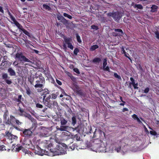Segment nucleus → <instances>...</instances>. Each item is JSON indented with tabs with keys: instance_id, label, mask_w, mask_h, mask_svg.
<instances>
[{
	"instance_id": "1",
	"label": "nucleus",
	"mask_w": 159,
	"mask_h": 159,
	"mask_svg": "<svg viewBox=\"0 0 159 159\" xmlns=\"http://www.w3.org/2000/svg\"><path fill=\"white\" fill-rule=\"evenodd\" d=\"M45 146L47 149L53 153V156L65 154L66 153L67 146L65 143H58L53 149L51 148L52 144L50 141H46Z\"/></svg>"
},
{
	"instance_id": "2",
	"label": "nucleus",
	"mask_w": 159,
	"mask_h": 159,
	"mask_svg": "<svg viewBox=\"0 0 159 159\" xmlns=\"http://www.w3.org/2000/svg\"><path fill=\"white\" fill-rule=\"evenodd\" d=\"M35 78L36 80L34 87L38 92H41L43 90V88L45 83V79L42 76V73L39 74L38 76H35Z\"/></svg>"
},
{
	"instance_id": "3",
	"label": "nucleus",
	"mask_w": 159,
	"mask_h": 159,
	"mask_svg": "<svg viewBox=\"0 0 159 159\" xmlns=\"http://www.w3.org/2000/svg\"><path fill=\"white\" fill-rule=\"evenodd\" d=\"M93 150H95L97 152H103L105 151L106 149V144L104 143L102 141L99 139L95 140L93 142Z\"/></svg>"
},
{
	"instance_id": "4",
	"label": "nucleus",
	"mask_w": 159,
	"mask_h": 159,
	"mask_svg": "<svg viewBox=\"0 0 159 159\" xmlns=\"http://www.w3.org/2000/svg\"><path fill=\"white\" fill-rule=\"evenodd\" d=\"M15 58L20 61V63L21 65H23L26 62H32L30 59L27 58L21 52L17 53L15 55Z\"/></svg>"
},
{
	"instance_id": "5",
	"label": "nucleus",
	"mask_w": 159,
	"mask_h": 159,
	"mask_svg": "<svg viewBox=\"0 0 159 159\" xmlns=\"http://www.w3.org/2000/svg\"><path fill=\"white\" fill-rule=\"evenodd\" d=\"M43 104L48 108H51L52 106L54 105L57 102L51 99V95H49L47 97L43 96Z\"/></svg>"
},
{
	"instance_id": "6",
	"label": "nucleus",
	"mask_w": 159,
	"mask_h": 159,
	"mask_svg": "<svg viewBox=\"0 0 159 159\" xmlns=\"http://www.w3.org/2000/svg\"><path fill=\"white\" fill-rule=\"evenodd\" d=\"M72 89L74 93L76 94L81 97L85 96V92L84 90L80 89L78 85L75 83H73L72 84Z\"/></svg>"
},
{
	"instance_id": "7",
	"label": "nucleus",
	"mask_w": 159,
	"mask_h": 159,
	"mask_svg": "<svg viewBox=\"0 0 159 159\" xmlns=\"http://www.w3.org/2000/svg\"><path fill=\"white\" fill-rule=\"evenodd\" d=\"M33 127H31L30 128L28 129H22L20 131L22 132L21 133V135L22 136L25 138H30L32 135V132L31 130Z\"/></svg>"
},
{
	"instance_id": "8",
	"label": "nucleus",
	"mask_w": 159,
	"mask_h": 159,
	"mask_svg": "<svg viewBox=\"0 0 159 159\" xmlns=\"http://www.w3.org/2000/svg\"><path fill=\"white\" fill-rule=\"evenodd\" d=\"M60 121L61 126L60 127L57 126V129L61 131H66L68 128V126L65 125L67 123V121L63 117L61 118Z\"/></svg>"
},
{
	"instance_id": "9",
	"label": "nucleus",
	"mask_w": 159,
	"mask_h": 159,
	"mask_svg": "<svg viewBox=\"0 0 159 159\" xmlns=\"http://www.w3.org/2000/svg\"><path fill=\"white\" fill-rule=\"evenodd\" d=\"M108 16L112 17L115 21H118L121 17V13L118 11L114 12H109L107 14Z\"/></svg>"
},
{
	"instance_id": "10",
	"label": "nucleus",
	"mask_w": 159,
	"mask_h": 159,
	"mask_svg": "<svg viewBox=\"0 0 159 159\" xmlns=\"http://www.w3.org/2000/svg\"><path fill=\"white\" fill-rule=\"evenodd\" d=\"M16 118L12 115H10V117H9L6 122V124L9 125H11L14 126L15 125Z\"/></svg>"
},
{
	"instance_id": "11",
	"label": "nucleus",
	"mask_w": 159,
	"mask_h": 159,
	"mask_svg": "<svg viewBox=\"0 0 159 159\" xmlns=\"http://www.w3.org/2000/svg\"><path fill=\"white\" fill-rule=\"evenodd\" d=\"M2 79L5 81V82H6L7 84L10 85L12 83L11 80L9 79L10 77H9L7 73H2Z\"/></svg>"
},
{
	"instance_id": "12",
	"label": "nucleus",
	"mask_w": 159,
	"mask_h": 159,
	"mask_svg": "<svg viewBox=\"0 0 159 159\" xmlns=\"http://www.w3.org/2000/svg\"><path fill=\"white\" fill-rule=\"evenodd\" d=\"M25 116L27 117L33 123L32 125V127H34V129L36 127L37 125V123L36 122V120L34 119L31 115L30 114H27V115H25Z\"/></svg>"
},
{
	"instance_id": "13",
	"label": "nucleus",
	"mask_w": 159,
	"mask_h": 159,
	"mask_svg": "<svg viewBox=\"0 0 159 159\" xmlns=\"http://www.w3.org/2000/svg\"><path fill=\"white\" fill-rule=\"evenodd\" d=\"M7 12L11 19L13 21L14 24L17 27L20 26V24H19V23L17 21H16V20L15 19V18L12 16L8 9H7Z\"/></svg>"
},
{
	"instance_id": "14",
	"label": "nucleus",
	"mask_w": 159,
	"mask_h": 159,
	"mask_svg": "<svg viewBox=\"0 0 159 159\" xmlns=\"http://www.w3.org/2000/svg\"><path fill=\"white\" fill-rule=\"evenodd\" d=\"M114 30L116 32H118V33L115 32L113 33V35L115 36H120L124 34L122 30L120 29H116Z\"/></svg>"
},
{
	"instance_id": "15",
	"label": "nucleus",
	"mask_w": 159,
	"mask_h": 159,
	"mask_svg": "<svg viewBox=\"0 0 159 159\" xmlns=\"http://www.w3.org/2000/svg\"><path fill=\"white\" fill-rule=\"evenodd\" d=\"M14 101L16 102H18L17 105L19 106V104L20 103L23 104L22 101H23V98L22 97L21 95H19L18 96V98L15 97L14 98Z\"/></svg>"
},
{
	"instance_id": "16",
	"label": "nucleus",
	"mask_w": 159,
	"mask_h": 159,
	"mask_svg": "<svg viewBox=\"0 0 159 159\" xmlns=\"http://www.w3.org/2000/svg\"><path fill=\"white\" fill-rule=\"evenodd\" d=\"M7 72L11 76L16 75V71L11 67H9L7 70Z\"/></svg>"
},
{
	"instance_id": "17",
	"label": "nucleus",
	"mask_w": 159,
	"mask_h": 159,
	"mask_svg": "<svg viewBox=\"0 0 159 159\" xmlns=\"http://www.w3.org/2000/svg\"><path fill=\"white\" fill-rule=\"evenodd\" d=\"M35 79V77L32 76L31 75L30 76L28 79V81L30 83V84L34 86V80Z\"/></svg>"
},
{
	"instance_id": "18",
	"label": "nucleus",
	"mask_w": 159,
	"mask_h": 159,
	"mask_svg": "<svg viewBox=\"0 0 159 159\" xmlns=\"http://www.w3.org/2000/svg\"><path fill=\"white\" fill-rule=\"evenodd\" d=\"M64 39L65 43L67 44L70 43L72 41L71 38H70V37H64Z\"/></svg>"
},
{
	"instance_id": "19",
	"label": "nucleus",
	"mask_w": 159,
	"mask_h": 159,
	"mask_svg": "<svg viewBox=\"0 0 159 159\" xmlns=\"http://www.w3.org/2000/svg\"><path fill=\"white\" fill-rule=\"evenodd\" d=\"M43 92L42 93V95H43V96H45V97H46V95L47 94H49V91L46 88L45 89H43Z\"/></svg>"
},
{
	"instance_id": "20",
	"label": "nucleus",
	"mask_w": 159,
	"mask_h": 159,
	"mask_svg": "<svg viewBox=\"0 0 159 159\" xmlns=\"http://www.w3.org/2000/svg\"><path fill=\"white\" fill-rule=\"evenodd\" d=\"M122 51L123 52L122 53L124 54V56L128 58L130 60L131 63L132 62V60L131 57H129L128 56H129V54H128V53H126L125 51L124 48H122Z\"/></svg>"
},
{
	"instance_id": "21",
	"label": "nucleus",
	"mask_w": 159,
	"mask_h": 159,
	"mask_svg": "<svg viewBox=\"0 0 159 159\" xmlns=\"http://www.w3.org/2000/svg\"><path fill=\"white\" fill-rule=\"evenodd\" d=\"M99 46L98 45L95 44L92 46L90 48V50L91 51H93L97 49L98 48Z\"/></svg>"
},
{
	"instance_id": "22",
	"label": "nucleus",
	"mask_w": 159,
	"mask_h": 159,
	"mask_svg": "<svg viewBox=\"0 0 159 159\" xmlns=\"http://www.w3.org/2000/svg\"><path fill=\"white\" fill-rule=\"evenodd\" d=\"M157 8L158 7L157 6L155 5H153L151 7V12H154L157 11Z\"/></svg>"
},
{
	"instance_id": "23",
	"label": "nucleus",
	"mask_w": 159,
	"mask_h": 159,
	"mask_svg": "<svg viewBox=\"0 0 159 159\" xmlns=\"http://www.w3.org/2000/svg\"><path fill=\"white\" fill-rule=\"evenodd\" d=\"M5 137H7V139H10L11 136L13 135L9 131H7L5 132Z\"/></svg>"
},
{
	"instance_id": "24",
	"label": "nucleus",
	"mask_w": 159,
	"mask_h": 159,
	"mask_svg": "<svg viewBox=\"0 0 159 159\" xmlns=\"http://www.w3.org/2000/svg\"><path fill=\"white\" fill-rule=\"evenodd\" d=\"M18 111L20 112V113L19 114V115L24 116L25 115H25L24 114V113L25 112L24 110H23L20 107H19Z\"/></svg>"
},
{
	"instance_id": "25",
	"label": "nucleus",
	"mask_w": 159,
	"mask_h": 159,
	"mask_svg": "<svg viewBox=\"0 0 159 159\" xmlns=\"http://www.w3.org/2000/svg\"><path fill=\"white\" fill-rule=\"evenodd\" d=\"M72 137L74 139H76L77 141L80 140V138L79 134H76L75 135H72Z\"/></svg>"
},
{
	"instance_id": "26",
	"label": "nucleus",
	"mask_w": 159,
	"mask_h": 159,
	"mask_svg": "<svg viewBox=\"0 0 159 159\" xmlns=\"http://www.w3.org/2000/svg\"><path fill=\"white\" fill-rule=\"evenodd\" d=\"M72 125H74L77 123V120H76V116H74L72 117Z\"/></svg>"
},
{
	"instance_id": "27",
	"label": "nucleus",
	"mask_w": 159,
	"mask_h": 159,
	"mask_svg": "<svg viewBox=\"0 0 159 159\" xmlns=\"http://www.w3.org/2000/svg\"><path fill=\"white\" fill-rule=\"evenodd\" d=\"M130 80L131 82L130 83V84H129V88H131V85H133L135 83V80L134 79V78L132 77H130Z\"/></svg>"
},
{
	"instance_id": "28",
	"label": "nucleus",
	"mask_w": 159,
	"mask_h": 159,
	"mask_svg": "<svg viewBox=\"0 0 159 159\" xmlns=\"http://www.w3.org/2000/svg\"><path fill=\"white\" fill-rule=\"evenodd\" d=\"M101 61V58L99 57H95L93 60V62L94 63H99Z\"/></svg>"
},
{
	"instance_id": "29",
	"label": "nucleus",
	"mask_w": 159,
	"mask_h": 159,
	"mask_svg": "<svg viewBox=\"0 0 159 159\" xmlns=\"http://www.w3.org/2000/svg\"><path fill=\"white\" fill-rule=\"evenodd\" d=\"M134 7L135 8H137L138 9H142L143 8V6L140 4H135L134 6Z\"/></svg>"
},
{
	"instance_id": "30",
	"label": "nucleus",
	"mask_w": 159,
	"mask_h": 159,
	"mask_svg": "<svg viewBox=\"0 0 159 159\" xmlns=\"http://www.w3.org/2000/svg\"><path fill=\"white\" fill-rule=\"evenodd\" d=\"M77 147L76 143H73L71 145H70L69 147V148H70L72 150H73Z\"/></svg>"
},
{
	"instance_id": "31",
	"label": "nucleus",
	"mask_w": 159,
	"mask_h": 159,
	"mask_svg": "<svg viewBox=\"0 0 159 159\" xmlns=\"http://www.w3.org/2000/svg\"><path fill=\"white\" fill-rule=\"evenodd\" d=\"M22 32L25 35L28 36L30 38H31V35L25 29H22Z\"/></svg>"
},
{
	"instance_id": "32",
	"label": "nucleus",
	"mask_w": 159,
	"mask_h": 159,
	"mask_svg": "<svg viewBox=\"0 0 159 159\" xmlns=\"http://www.w3.org/2000/svg\"><path fill=\"white\" fill-rule=\"evenodd\" d=\"M76 40H77V41L79 43H80L82 42V41L78 34H76Z\"/></svg>"
},
{
	"instance_id": "33",
	"label": "nucleus",
	"mask_w": 159,
	"mask_h": 159,
	"mask_svg": "<svg viewBox=\"0 0 159 159\" xmlns=\"http://www.w3.org/2000/svg\"><path fill=\"white\" fill-rule=\"evenodd\" d=\"M26 93L28 95L30 96L32 93V91H31L30 88L29 87H28L26 89Z\"/></svg>"
},
{
	"instance_id": "34",
	"label": "nucleus",
	"mask_w": 159,
	"mask_h": 159,
	"mask_svg": "<svg viewBox=\"0 0 159 159\" xmlns=\"http://www.w3.org/2000/svg\"><path fill=\"white\" fill-rule=\"evenodd\" d=\"M107 64V59L106 58H104L102 64V68H104L106 66Z\"/></svg>"
},
{
	"instance_id": "35",
	"label": "nucleus",
	"mask_w": 159,
	"mask_h": 159,
	"mask_svg": "<svg viewBox=\"0 0 159 159\" xmlns=\"http://www.w3.org/2000/svg\"><path fill=\"white\" fill-rule=\"evenodd\" d=\"M79 52V50L78 48H75L73 51V53L75 55H77Z\"/></svg>"
},
{
	"instance_id": "36",
	"label": "nucleus",
	"mask_w": 159,
	"mask_h": 159,
	"mask_svg": "<svg viewBox=\"0 0 159 159\" xmlns=\"http://www.w3.org/2000/svg\"><path fill=\"white\" fill-rule=\"evenodd\" d=\"M63 16L65 17L68 18V19H72V16L69 15H68V14L64 13L63 14Z\"/></svg>"
},
{
	"instance_id": "37",
	"label": "nucleus",
	"mask_w": 159,
	"mask_h": 159,
	"mask_svg": "<svg viewBox=\"0 0 159 159\" xmlns=\"http://www.w3.org/2000/svg\"><path fill=\"white\" fill-rule=\"evenodd\" d=\"M36 107L38 108H42L43 107L42 105L39 103L36 104Z\"/></svg>"
},
{
	"instance_id": "38",
	"label": "nucleus",
	"mask_w": 159,
	"mask_h": 159,
	"mask_svg": "<svg viewBox=\"0 0 159 159\" xmlns=\"http://www.w3.org/2000/svg\"><path fill=\"white\" fill-rule=\"evenodd\" d=\"M51 99L53 100L57 98V95L54 93H52L51 95Z\"/></svg>"
},
{
	"instance_id": "39",
	"label": "nucleus",
	"mask_w": 159,
	"mask_h": 159,
	"mask_svg": "<svg viewBox=\"0 0 159 159\" xmlns=\"http://www.w3.org/2000/svg\"><path fill=\"white\" fill-rule=\"evenodd\" d=\"M114 76L115 77L118 79L121 80V79L120 75H119L116 73H114Z\"/></svg>"
},
{
	"instance_id": "40",
	"label": "nucleus",
	"mask_w": 159,
	"mask_h": 159,
	"mask_svg": "<svg viewBox=\"0 0 159 159\" xmlns=\"http://www.w3.org/2000/svg\"><path fill=\"white\" fill-rule=\"evenodd\" d=\"M121 149V147L120 146H119L118 147H116L115 150L117 152H119Z\"/></svg>"
},
{
	"instance_id": "41",
	"label": "nucleus",
	"mask_w": 159,
	"mask_h": 159,
	"mask_svg": "<svg viewBox=\"0 0 159 159\" xmlns=\"http://www.w3.org/2000/svg\"><path fill=\"white\" fill-rule=\"evenodd\" d=\"M103 70L105 71H107L109 72H110L109 67L108 66H107L104 68H103Z\"/></svg>"
},
{
	"instance_id": "42",
	"label": "nucleus",
	"mask_w": 159,
	"mask_h": 159,
	"mask_svg": "<svg viewBox=\"0 0 159 159\" xmlns=\"http://www.w3.org/2000/svg\"><path fill=\"white\" fill-rule=\"evenodd\" d=\"M73 70L74 72L76 73H77L78 74H80V72L79 71V70L78 68H74L73 69Z\"/></svg>"
},
{
	"instance_id": "43",
	"label": "nucleus",
	"mask_w": 159,
	"mask_h": 159,
	"mask_svg": "<svg viewBox=\"0 0 159 159\" xmlns=\"http://www.w3.org/2000/svg\"><path fill=\"white\" fill-rule=\"evenodd\" d=\"M8 111H7L6 112H4V114L3 115V117L4 119H7V116H8Z\"/></svg>"
},
{
	"instance_id": "44",
	"label": "nucleus",
	"mask_w": 159,
	"mask_h": 159,
	"mask_svg": "<svg viewBox=\"0 0 159 159\" xmlns=\"http://www.w3.org/2000/svg\"><path fill=\"white\" fill-rule=\"evenodd\" d=\"M150 134L152 135L155 136L157 134V133L156 131L154 130L150 131Z\"/></svg>"
},
{
	"instance_id": "45",
	"label": "nucleus",
	"mask_w": 159,
	"mask_h": 159,
	"mask_svg": "<svg viewBox=\"0 0 159 159\" xmlns=\"http://www.w3.org/2000/svg\"><path fill=\"white\" fill-rule=\"evenodd\" d=\"M5 148V146L3 145L0 146V150L1 151L6 150Z\"/></svg>"
},
{
	"instance_id": "46",
	"label": "nucleus",
	"mask_w": 159,
	"mask_h": 159,
	"mask_svg": "<svg viewBox=\"0 0 159 159\" xmlns=\"http://www.w3.org/2000/svg\"><path fill=\"white\" fill-rule=\"evenodd\" d=\"M17 138V137L15 135H12V136H11V138L10 139H9L10 140H11V142H12V141L14 139H16Z\"/></svg>"
},
{
	"instance_id": "47",
	"label": "nucleus",
	"mask_w": 159,
	"mask_h": 159,
	"mask_svg": "<svg viewBox=\"0 0 159 159\" xmlns=\"http://www.w3.org/2000/svg\"><path fill=\"white\" fill-rule=\"evenodd\" d=\"M62 23L66 25L68 24V20H66V19L64 18V19H63V20H62V21H61Z\"/></svg>"
},
{
	"instance_id": "48",
	"label": "nucleus",
	"mask_w": 159,
	"mask_h": 159,
	"mask_svg": "<svg viewBox=\"0 0 159 159\" xmlns=\"http://www.w3.org/2000/svg\"><path fill=\"white\" fill-rule=\"evenodd\" d=\"M91 27L94 30H98V26L95 25H92L91 26Z\"/></svg>"
},
{
	"instance_id": "49",
	"label": "nucleus",
	"mask_w": 159,
	"mask_h": 159,
	"mask_svg": "<svg viewBox=\"0 0 159 159\" xmlns=\"http://www.w3.org/2000/svg\"><path fill=\"white\" fill-rule=\"evenodd\" d=\"M15 124H16L17 125H21L22 124V122H20L19 120L16 119Z\"/></svg>"
},
{
	"instance_id": "50",
	"label": "nucleus",
	"mask_w": 159,
	"mask_h": 159,
	"mask_svg": "<svg viewBox=\"0 0 159 159\" xmlns=\"http://www.w3.org/2000/svg\"><path fill=\"white\" fill-rule=\"evenodd\" d=\"M156 38L159 40V33L158 31H156L155 32Z\"/></svg>"
},
{
	"instance_id": "51",
	"label": "nucleus",
	"mask_w": 159,
	"mask_h": 159,
	"mask_svg": "<svg viewBox=\"0 0 159 159\" xmlns=\"http://www.w3.org/2000/svg\"><path fill=\"white\" fill-rule=\"evenodd\" d=\"M68 47L69 48H70L71 50H73V46L72 45V44L71 43L68 44Z\"/></svg>"
},
{
	"instance_id": "52",
	"label": "nucleus",
	"mask_w": 159,
	"mask_h": 159,
	"mask_svg": "<svg viewBox=\"0 0 159 159\" xmlns=\"http://www.w3.org/2000/svg\"><path fill=\"white\" fill-rule=\"evenodd\" d=\"M133 87L134 89H138L139 88L138 87V83L134 84L133 85Z\"/></svg>"
},
{
	"instance_id": "53",
	"label": "nucleus",
	"mask_w": 159,
	"mask_h": 159,
	"mask_svg": "<svg viewBox=\"0 0 159 159\" xmlns=\"http://www.w3.org/2000/svg\"><path fill=\"white\" fill-rule=\"evenodd\" d=\"M57 19H58V20H61L62 21V20H63V19H64V17L63 16H57Z\"/></svg>"
},
{
	"instance_id": "54",
	"label": "nucleus",
	"mask_w": 159,
	"mask_h": 159,
	"mask_svg": "<svg viewBox=\"0 0 159 159\" xmlns=\"http://www.w3.org/2000/svg\"><path fill=\"white\" fill-rule=\"evenodd\" d=\"M23 148L21 146H20V147H18V148H16V150L17 151L19 152L20 150H21L22 148Z\"/></svg>"
},
{
	"instance_id": "55",
	"label": "nucleus",
	"mask_w": 159,
	"mask_h": 159,
	"mask_svg": "<svg viewBox=\"0 0 159 159\" xmlns=\"http://www.w3.org/2000/svg\"><path fill=\"white\" fill-rule=\"evenodd\" d=\"M43 7H44L46 9H49L50 8V7L49 6H48L47 5L44 4L43 5Z\"/></svg>"
},
{
	"instance_id": "56",
	"label": "nucleus",
	"mask_w": 159,
	"mask_h": 159,
	"mask_svg": "<svg viewBox=\"0 0 159 159\" xmlns=\"http://www.w3.org/2000/svg\"><path fill=\"white\" fill-rule=\"evenodd\" d=\"M149 91V89L148 88H147L144 89V93H147Z\"/></svg>"
},
{
	"instance_id": "57",
	"label": "nucleus",
	"mask_w": 159,
	"mask_h": 159,
	"mask_svg": "<svg viewBox=\"0 0 159 159\" xmlns=\"http://www.w3.org/2000/svg\"><path fill=\"white\" fill-rule=\"evenodd\" d=\"M56 82L59 85H61L62 84V82L59 80L56 79Z\"/></svg>"
},
{
	"instance_id": "58",
	"label": "nucleus",
	"mask_w": 159,
	"mask_h": 159,
	"mask_svg": "<svg viewBox=\"0 0 159 159\" xmlns=\"http://www.w3.org/2000/svg\"><path fill=\"white\" fill-rule=\"evenodd\" d=\"M70 78L71 80L73 81H75V78L72 75H71L70 76Z\"/></svg>"
},
{
	"instance_id": "59",
	"label": "nucleus",
	"mask_w": 159,
	"mask_h": 159,
	"mask_svg": "<svg viewBox=\"0 0 159 159\" xmlns=\"http://www.w3.org/2000/svg\"><path fill=\"white\" fill-rule=\"evenodd\" d=\"M34 148H35V147L34 148V149L35 150V153H36L39 155H42L41 154V152H40L38 151H36V150H35L34 149Z\"/></svg>"
},
{
	"instance_id": "60",
	"label": "nucleus",
	"mask_w": 159,
	"mask_h": 159,
	"mask_svg": "<svg viewBox=\"0 0 159 159\" xmlns=\"http://www.w3.org/2000/svg\"><path fill=\"white\" fill-rule=\"evenodd\" d=\"M132 118H134L135 120H136V119L138 118L137 116V115L135 114H134L132 116Z\"/></svg>"
},
{
	"instance_id": "61",
	"label": "nucleus",
	"mask_w": 159,
	"mask_h": 159,
	"mask_svg": "<svg viewBox=\"0 0 159 159\" xmlns=\"http://www.w3.org/2000/svg\"><path fill=\"white\" fill-rule=\"evenodd\" d=\"M20 30H21L23 31V29H25L23 28V26L20 25V26L17 27Z\"/></svg>"
},
{
	"instance_id": "62",
	"label": "nucleus",
	"mask_w": 159,
	"mask_h": 159,
	"mask_svg": "<svg viewBox=\"0 0 159 159\" xmlns=\"http://www.w3.org/2000/svg\"><path fill=\"white\" fill-rule=\"evenodd\" d=\"M29 152L27 154L29 156H32L33 155V153L32 152L29 151Z\"/></svg>"
},
{
	"instance_id": "63",
	"label": "nucleus",
	"mask_w": 159,
	"mask_h": 159,
	"mask_svg": "<svg viewBox=\"0 0 159 159\" xmlns=\"http://www.w3.org/2000/svg\"><path fill=\"white\" fill-rule=\"evenodd\" d=\"M25 153V154H27L29 152V151H28L27 149H24V151H23Z\"/></svg>"
},
{
	"instance_id": "64",
	"label": "nucleus",
	"mask_w": 159,
	"mask_h": 159,
	"mask_svg": "<svg viewBox=\"0 0 159 159\" xmlns=\"http://www.w3.org/2000/svg\"><path fill=\"white\" fill-rule=\"evenodd\" d=\"M128 111V109L127 108H126V107H125V108H123L122 110V111L123 112H124L125 111Z\"/></svg>"
}]
</instances>
